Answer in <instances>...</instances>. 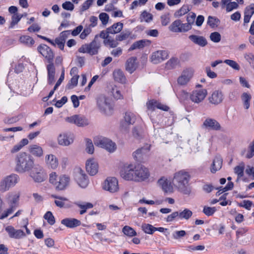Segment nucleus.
Wrapping results in <instances>:
<instances>
[{
    "label": "nucleus",
    "instance_id": "52",
    "mask_svg": "<svg viewBox=\"0 0 254 254\" xmlns=\"http://www.w3.org/2000/svg\"><path fill=\"white\" fill-rule=\"evenodd\" d=\"M216 211V208L215 207H209L207 206H204L202 212L203 213L207 216H212Z\"/></svg>",
    "mask_w": 254,
    "mask_h": 254
},
{
    "label": "nucleus",
    "instance_id": "49",
    "mask_svg": "<svg viewBox=\"0 0 254 254\" xmlns=\"http://www.w3.org/2000/svg\"><path fill=\"white\" fill-rule=\"evenodd\" d=\"M142 230L144 233L148 234H152L154 232L155 227L149 224H143L141 226Z\"/></svg>",
    "mask_w": 254,
    "mask_h": 254
},
{
    "label": "nucleus",
    "instance_id": "63",
    "mask_svg": "<svg viewBox=\"0 0 254 254\" xmlns=\"http://www.w3.org/2000/svg\"><path fill=\"white\" fill-rule=\"evenodd\" d=\"M62 7L65 10L72 11L74 6L71 2L68 1L63 3L62 4Z\"/></svg>",
    "mask_w": 254,
    "mask_h": 254
},
{
    "label": "nucleus",
    "instance_id": "27",
    "mask_svg": "<svg viewBox=\"0 0 254 254\" xmlns=\"http://www.w3.org/2000/svg\"><path fill=\"white\" fill-rule=\"evenodd\" d=\"M113 78L115 81L121 84H125L127 82V78L124 71L119 68H116L114 70Z\"/></svg>",
    "mask_w": 254,
    "mask_h": 254
},
{
    "label": "nucleus",
    "instance_id": "4",
    "mask_svg": "<svg viewBox=\"0 0 254 254\" xmlns=\"http://www.w3.org/2000/svg\"><path fill=\"white\" fill-rule=\"evenodd\" d=\"M97 104L101 112L107 115L112 114L114 105L110 98L104 95H101L97 99Z\"/></svg>",
    "mask_w": 254,
    "mask_h": 254
},
{
    "label": "nucleus",
    "instance_id": "46",
    "mask_svg": "<svg viewBox=\"0 0 254 254\" xmlns=\"http://www.w3.org/2000/svg\"><path fill=\"white\" fill-rule=\"evenodd\" d=\"M130 33L129 30H125L118 35L116 37V40L118 41H122L127 40L130 35Z\"/></svg>",
    "mask_w": 254,
    "mask_h": 254
},
{
    "label": "nucleus",
    "instance_id": "19",
    "mask_svg": "<svg viewBox=\"0 0 254 254\" xmlns=\"http://www.w3.org/2000/svg\"><path fill=\"white\" fill-rule=\"evenodd\" d=\"M44 162L46 166L51 170H56L59 166L58 157L52 153H48L45 155Z\"/></svg>",
    "mask_w": 254,
    "mask_h": 254
},
{
    "label": "nucleus",
    "instance_id": "39",
    "mask_svg": "<svg viewBox=\"0 0 254 254\" xmlns=\"http://www.w3.org/2000/svg\"><path fill=\"white\" fill-rule=\"evenodd\" d=\"M111 93L115 100H120L123 99V95L121 93V90L119 87L116 86H114L112 88Z\"/></svg>",
    "mask_w": 254,
    "mask_h": 254
},
{
    "label": "nucleus",
    "instance_id": "3",
    "mask_svg": "<svg viewBox=\"0 0 254 254\" xmlns=\"http://www.w3.org/2000/svg\"><path fill=\"white\" fill-rule=\"evenodd\" d=\"M190 176L184 170L180 171L174 174L173 183L175 190H184L188 185Z\"/></svg>",
    "mask_w": 254,
    "mask_h": 254
},
{
    "label": "nucleus",
    "instance_id": "22",
    "mask_svg": "<svg viewBox=\"0 0 254 254\" xmlns=\"http://www.w3.org/2000/svg\"><path fill=\"white\" fill-rule=\"evenodd\" d=\"M29 154L33 157L40 158L42 157L44 154V151L43 147L37 144H32L28 147Z\"/></svg>",
    "mask_w": 254,
    "mask_h": 254
},
{
    "label": "nucleus",
    "instance_id": "40",
    "mask_svg": "<svg viewBox=\"0 0 254 254\" xmlns=\"http://www.w3.org/2000/svg\"><path fill=\"white\" fill-rule=\"evenodd\" d=\"M75 204L78 206L79 208L82 209L80 211V214L82 215L86 212L87 209L92 208L93 207V205L90 202H86L84 204H82L79 202H75Z\"/></svg>",
    "mask_w": 254,
    "mask_h": 254
},
{
    "label": "nucleus",
    "instance_id": "18",
    "mask_svg": "<svg viewBox=\"0 0 254 254\" xmlns=\"http://www.w3.org/2000/svg\"><path fill=\"white\" fill-rule=\"evenodd\" d=\"M168 52L165 50H158L153 52L150 56V61L153 64H158L168 59Z\"/></svg>",
    "mask_w": 254,
    "mask_h": 254
},
{
    "label": "nucleus",
    "instance_id": "10",
    "mask_svg": "<svg viewBox=\"0 0 254 254\" xmlns=\"http://www.w3.org/2000/svg\"><path fill=\"white\" fill-rule=\"evenodd\" d=\"M194 74V69L191 67L184 68L177 78V83L180 86H186L191 80Z\"/></svg>",
    "mask_w": 254,
    "mask_h": 254
},
{
    "label": "nucleus",
    "instance_id": "58",
    "mask_svg": "<svg viewBox=\"0 0 254 254\" xmlns=\"http://www.w3.org/2000/svg\"><path fill=\"white\" fill-rule=\"evenodd\" d=\"M104 43L107 46H109L111 48L116 47L118 43L116 42L113 39L108 38L107 39L104 40Z\"/></svg>",
    "mask_w": 254,
    "mask_h": 254
},
{
    "label": "nucleus",
    "instance_id": "6",
    "mask_svg": "<svg viewBox=\"0 0 254 254\" xmlns=\"http://www.w3.org/2000/svg\"><path fill=\"white\" fill-rule=\"evenodd\" d=\"M94 142L95 145L104 148L110 152H114L117 148L115 142L105 137H96L94 138Z\"/></svg>",
    "mask_w": 254,
    "mask_h": 254
},
{
    "label": "nucleus",
    "instance_id": "16",
    "mask_svg": "<svg viewBox=\"0 0 254 254\" xmlns=\"http://www.w3.org/2000/svg\"><path fill=\"white\" fill-rule=\"evenodd\" d=\"M99 164L94 158H89L86 161L85 169L87 173L91 176L97 175L99 171Z\"/></svg>",
    "mask_w": 254,
    "mask_h": 254
},
{
    "label": "nucleus",
    "instance_id": "53",
    "mask_svg": "<svg viewBox=\"0 0 254 254\" xmlns=\"http://www.w3.org/2000/svg\"><path fill=\"white\" fill-rule=\"evenodd\" d=\"M44 218L46 219L48 223L51 225H53L55 223L54 216L51 211H48L44 216Z\"/></svg>",
    "mask_w": 254,
    "mask_h": 254
},
{
    "label": "nucleus",
    "instance_id": "12",
    "mask_svg": "<svg viewBox=\"0 0 254 254\" xmlns=\"http://www.w3.org/2000/svg\"><path fill=\"white\" fill-rule=\"evenodd\" d=\"M150 173L148 168L142 165H136L133 181L136 182L144 181L148 179Z\"/></svg>",
    "mask_w": 254,
    "mask_h": 254
},
{
    "label": "nucleus",
    "instance_id": "25",
    "mask_svg": "<svg viewBox=\"0 0 254 254\" xmlns=\"http://www.w3.org/2000/svg\"><path fill=\"white\" fill-rule=\"evenodd\" d=\"M5 231L11 238L21 239L25 236L24 232L21 230H16L13 226H8L5 228Z\"/></svg>",
    "mask_w": 254,
    "mask_h": 254
},
{
    "label": "nucleus",
    "instance_id": "60",
    "mask_svg": "<svg viewBox=\"0 0 254 254\" xmlns=\"http://www.w3.org/2000/svg\"><path fill=\"white\" fill-rule=\"evenodd\" d=\"M191 29V26H190L189 24L188 23H182L181 21H180V33L188 32Z\"/></svg>",
    "mask_w": 254,
    "mask_h": 254
},
{
    "label": "nucleus",
    "instance_id": "14",
    "mask_svg": "<svg viewBox=\"0 0 254 254\" xmlns=\"http://www.w3.org/2000/svg\"><path fill=\"white\" fill-rule=\"evenodd\" d=\"M65 121L69 123L75 124L78 127H85L90 124V122L87 118L79 115L67 117Z\"/></svg>",
    "mask_w": 254,
    "mask_h": 254
},
{
    "label": "nucleus",
    "instance_id": "28",
    "mask_svg": "<svg viewBox=\"0 0 254 254\" xmlns=\"http://www.w3.org/2000/svg\"><path fill=\"white\" fill-rule=\"evenodd\" d=\"M146 106L148 110L150 111H154L156 108L162 110L163 111H168L169 107L164 105L157 101L151 100L146 103Z\"/></svg>",
    "mask_w": 254,
    "mask_h": 254
},
{
    "label": "nucleus",
    "instance_id": "31",
    "mask_svg": "<svg viewBox=\"0 0 254 254\" xmlns=\"http://www.w3.org/2000/svg\"><path fill=\"white\" fill-rule=\"evenodd\" d=\"M61 223L69 228H73L79 226L81 223L80 220L72 218H67L62 220Z\"/></svg>",
    "mask_w": 254,
    "mask_h": 254
},
{
    "label": "nucleus",
    "instance_id": "43",
    "mask_svg": "<svg viewBox=\"0 0 254 254\" xmlns=\"http://www.w3.org/2000/svg\"><path fill=\"white\" fill-rule=\"evenodd\" d=\"M122 231L124 234L128 237H133L137 235L135 231L128 226H125L123 227Z\"/></svg>",
    "mask_w": 254,
    "mask_h": 254
},
{
    "label": "nucleus",
    "instance_id": "2",
    "mask_svg": "<svg viewBox=\"0 0 254 254\" xmlns=\"http://www.w3.org/2000/svg\"><path fill=\"white\" fill-rule=\"evenodd\" d=\"M49 182L57 190H62L69 188L71 184L70 177L66 174H61L59 176L55 172L49 175Z\"/></svg>",
    "mask_w": 254,
    "mask_h": 254
},
{
    "label": "nucleus",
    "instance_id": "20",
    "mask_svg": "<svg viewBox=\"0 0 254 254\" xmlns=\"http://www.w3.org/2000/svg\"><path fill=\"white\" fill-rule=\"evenodd\" d=\"M207 95V91L205 89H196L193 90L190 95V99L194 103H199L202 102Z\"/></svg>",
    "mask_w": 254,
    "mask_h": 254
},
{
    "label": "nucleus",
    "instance_id": "36",
    "mask_svg": "<svg viewBox=\"0 0 254 254\" xmlns=\"http://www.w3.org/2000/svg\"><path fill=\"white\" fill-rule=\"evenodd\" d=\"M19 42L27 46L31 47L35 43L33 39L28 35H22L19 37Z\"/></svg>",
    "mask_w": 254,
    "mask_h": 254
},
{
    "label": "nucleus",
    "instance_id": "23",
    "mask_svg": "<svg viewBox=\"0 0 254 254\" xmlns=\"http://www.w3.org/2000/svg\"><path fill=\"white\" fill-rule=\"evenodd\" d=\"M224 97L223 93L221 90H216L212 93L208 100L211 104L216 105L222 102Z\"/></svg>",
    "mask_w": 254,
    "mask_h": 254
},
{
    "label": "nucleus",
    "instance_id": "64",
    "mask_svg": "<svg viewBox=\"0 0 254 254\" xmlns=\"http://www.w3.org/2000/svg\"><path fill=\"white\" fill-rule=\"evenodd\" d=\"M40 29L41 27L38 23H34L28 28L27 31L29 32H39Z\"/></svg>",
    "mask_w": 254,
    "mask_h": 254
},
{
    "label": "nucleus",
    "instance_id": "56",
    "mask_svg": "<svg viewBox=\"0 0 254 254\" xmlns=\"http://www.w3.org/2000/svg\"><path fill=\"white\" fill-rule=\"evenodd\" d=\"M79 78V76H74L71 78L70 81L67 84V87L69 89H72L73 87H75L78 83V80Z\"/></svg>",
    "mask_w": 254,
    "mask_h": 254
},
{
    "label": "nucleus",
    "instance_id": "51",
    "mask_svg": "<svg viewBox=\"0 0 254 254\" xmlns=\"http://www.w3.org/2000/svg\"><path fill=\"white\" fill-rule=\"evenodd\" d=\"M86 151L90 154H92L94 152V147L93 144L90 139H86Z\"/></svg>",
    "mask_w": 254,
    "mask_h": 254
},
{
    "label": "nucleus",
    "instance_id": "8",
    "mask_svg": "<svg viewBox=\"0 0 254 254\" xmlns=\"http://www.w3.org/2000/svg\"><path fill=\"white\" fill-rule=\"evenodd\" d=\"M74 180L81 189H85L89 184L88 177L80 168H76L73 172Z\"/></svg>",
    "mask_w": 254,
    "mask_h": 254
},
{
    "label": "nucleus",
    "instance_id": "50",
    "mask_svg": "<svg viewBox=\"0 0 254 254\" xmlns=\"http://www.w3.org/2000/svg\"><path fill=\"white\" fill-rule=\"evenodd\" d=\"M251 96L248 93H244L242 96V99L244 103V107L246 109H248L250 107V102Z\"/></svg>",
    "mask_w": 254,
    "mask_h": 254
},
{
    "label": "nucleus",
    "instance_id": "29",
    "mask_svg": "<svg viewBox=\"0 0 254 254\" xmlns=\"http://www.w3.org/2000/svg\"><path fill=\"white\" fill-rule=\"evenodd\" d=\"M135 57H131L127 60L125 64L126 70L129 73H132L137 68L138 63Z\"/></svg>",
    "mask_w": 254,
    "mask_h": 254
},
{
    "label": "nucleus",
    "instance_id": "15",
    "mask_svg": "<svg viewBox=\"0 0 254 254\" xmlns=\"http://www.w3.org/2000/svg\"><path fill=\"white\" fill-rule=\"evenodd\" d=\"M102 188L104 190H118L120 189L118 179L113 177H107L102 183Z\"/></svg>",
    "mask_w": 254,
    "mask_h": 254
},
{
    "label": "nucleus",
    "instance_id": "62",
    "mask_svg": "<svg viewBox=\"0 0 254 254\" xmlns=\"http://www.w3.org/2000/svg\"><path fill=\"white\" fill-rule=\"evenodd\" d=\"M218 20L214 17L209 16L207 20V24L212 27L217 26Z\"/></svg>",
    "mask_w": 254,
    "mask_h": 254
},
{
    "label": "nucleus",
    "instance_id": "48",
    "mask_svg": "<svg viewBox=\"0 0 254 254\" xmlns=\"http://www.w3.org/2000/svg\"><path fill=\"white\" fill-rule=\"evenodd\" d=\"M22 17L23 15L18 14V13L13 14L11 17L9 28H13L15 25L17 24Z\"/></svg>",
    "mask_w": 254,
    "mask_h": 254
},
{
    "label": "nucleus",
    "instance_id": "13",
    "mask_svg": "<svg viewBox=\"0 0 254 254\" xmlns=\"http://www.w3.org/2000/svg\"><path fill=\"white\" fill-rule=\"evenodd\" d=\"M135 121L136 116L134 114L130 112H126L124 119L121 122V129L124 131H128L130 126L133 125Z\"/></svg>",
    "mask_w": 254,
    "mask_h": 254
},
{
    "label": "nucleus",
    "instance_id": "38",
    "mask_svg": "<svg viewBox=\"0 0 254 254\" xmlns=\"http://www.w3.org/2000/svg\"><path fill=\"white\" fill-rule=\"evenodd\" d=\"M190 10L189 5H183L179 9L175 11L174 16L176 18H179L187 13Z\"/></svg>",
    "mask_w": 254,
    "mask_h": 254
},
{
    "label": "nucleus",
    "instance_id": "9",
    "mask_svg": "<svg viewBox=\"0 0 254 254\" xmlns=\"http://www.w3.org/2000/svg\"><path fill=\"white\" fill-rule=\"evenodd\" d=\"M101 47L100 42L97 41V36H96L94 40L89 44L82 45L78 51L82 53H88L91 55H96Z\"/></svg>",
    "mask_w": 254,
    "mask_h": 254
},
{
    "label": "nucleus",
    "instance_id": "37",
    "mask_svg": "<svg viewBox=\"0 0 254 254\" xmlns=\"http://www.w3.org/2000/svg\"><path fill=\"white\" fill-rule=\"evenodd\" d=\"M180 61L177 58H171L166 64V67L168 69H172L179 65Z\"/></svg>",
    "mask_w": 254,
    "mask_h": 254
},
{
    "label": "nucleus",
    "instance_id": "61",
    "mask_svg": "<svg viewBox=\"0 0 254 254\" xmlns=\"http://www.w3.org/2000/svg\"><path fill=\"white\" fill-rule=\"evenodd\" d=\"M226 7V10L228 12L231 11L238 7V4L236 2H229L224 5Z\"/></svg>",
    "mask_w": 254,
    "mask_h": 254
},
{
    "label": "nucleus",
    "instance_id": "54",
    "mask_svg": "<svg viewBox=\"0 0 254 254\" xmlns=\"http://www.w3.org/2000/svg\"><path fill=\"white\" fill-rule=\"evenodd\" d=\"M244 169L245 165L243 163H242L235 167L234 172L239 177H241L243 176Z\"/></svg>",
    "mask_w": 254,
    "mask_h": 254
},
{
    "label": "nucleus",
    "instance_id": "24",
    "mask_svg": "<svg viewBox=\"0 0 254 254\" xmlns=\"http://www.w3.org/2000/svg\"><path fill=\"white\" fill-rule=\"evenodd\" d=\"M157 185L160 189L164 190H175L174 183L172 184L170 181L165 177H162L158 180Z\"/></svg>",
    "mask_w": 254,
    "mask_h": 254
},
{
    "label": "nucleus",
    "instance_id": "42",
    "mask_svg": "<svg viewBox=\"0 0 254 254\" xmlns=\"http://www.w3.org/2000/svg\"><path fill=\"white\" fill-rule=\"evenodd\" d=\"M19 195L15 194L12 196H10L8 198V203L10 205V207H13V209L14 210L17 206L19 200Z\"/></svg>",
    "mask_w": 254,
    "mask_h": 254
},
{
    "label": "nucleus",
    "instance_id": "34",
    "mask_svg": "<svg viewBox=\"0 0 254 254\" xmlns=\"http://www.w3.org/2000/svg\"><path fill=\"white\" fill-rule=\"evenodd\" d=\"M124 24L121 22L113 24L111 26L107 28V30L109 34H115L119 33L123 29Z\"/></svg>",
    "mask_w": 254,
    "mask_h": 254
},
{
    "label": "nucleus",
    "instance_id": "5",
    "mask_svg": "<svg viewBox=\"0 0 254 254\" xmlns=\"http://www.w3.org/2000/svg\"><path fill=\"white\" fill-rule=\"evenodd\" d=\"M27 172L29 173V176L35 182H43L47 178V174L43 167L40 164H34L33 168Z\"/></svg>",
    "mask_w": 254,
    "mask_h": 254
},
{
    "label": "nucleus",
    "instance_id": "47",
    "mask_svg": "<svg viewBox=\"0 0 254 254\" xmlns=\"http://www.w3.org/2000/svg\"><path fill=\"white\" fill-rule=\"evenodd\" d=\"M180 20L174 21L169 27L170 30L173 32L180 33Z\"/></svg>",
    "mask_w": 254,
    "mask_h": 254
},
{
    "label": "nucleus",
    "instance_id": "35",
    "mask_svg": "<svg viewBox=\"0 0 254 254\" xmlns=\"http://www.w3.org/2000/svg\"><path fill=\"white\" fill-rule=\"evenodd\" d=\"M150 43V41L148 40H139L133 43L130 46L129 50H133L137 49H141L146 46L149 45Z\"/></svg>",
    "mask_w": 254,
    "mask_h": 254
},
{
    "label": "nucleus",
    "instance_id": "57",
    "mask_svg": "<svg viewBox=\"0 0 254 254\" xmlns=\"http://www.w3.org/2000/svg\"><path fill=\"white\" fill-rule=\"evenodd\" d=\"M224 63L229 65L232 68L235 70H239L240 66L239 65L234 61L231 60H226L224 61Z\"/></svg>",
    "mask_w": 254,
    "mask_h": 254
},
{
    "label": "nucleus",
    "instance_id": "44",
    "mask_svg": "<svg viewBox=\"0 0 254 254\" xmlns=\"http://www.w3.org/2000/svg\"><path fill=\"white\" fill-rule=\"evenodd\" d=\"M140 21L141 22H145L149 23L153 19V15L146 11H144L140 15Z\"/></svg>",
    "mask_w": 254,
    "mask_h": 254
},
{
    "label": "nucleus",
    "instance_id": "59",
    "mask_svg": "<svg viewBox=\"0 0 254 254\" xmlns=\"http://www.w3.org/2000/svg\"><path fill=\"white\" fill-rule=\"evenodd\" d=\"M94 0H87L84 1L80 6L81 11H84L87 10L92 4Z\"/></svg>",
    "mask_w": 254,
    "mask_h": 254
},
{
    "label": "nucleus",
    "instance_id": "33",
    "mask_svg": "<svg viewBox=\"0 0 254 254\" xmlns=\"http://www.w3.org/2000/svg\"><path fill=\"white\" fill-rule=\"evenodd\" d=\"M223 160L222 158L219 156L215 157L212 164L211 166L210 171L211 173H215L217 171L219 170L222 166Z\"/></svg>",
    "mask_w": 254,
    "mask_h": 254
},
{
    "label": "nucleus",
    "instance_id": "7",
    "mask_svg": "<svg viewBox=\"0 0 254 254\" xmlns=\"http://www.w3.org/2000/svg\"><path fill=\"white\" fill-rule=\"evenodd\" d=\"M19 177L16 174H11L4 177L0 182V188L2 190H8L13 188L19 182Z\"/></svg>",
    "mask_w": 254,
    "mask_h": 254
},
{
    "label": "nucleus",
    "instance_id": "1",
    "mask_svg": "<svg viewBox=\"0 0 254 254\" xmlns=\"http://www.w3.org/2000/svg\"><path fill=\"white\" fill-rule=\"evenodd\" d=\"M14 169L18 173H25L34 167V159L28 152L22 151L17 153L14 159Z\"/></svg>",
    "mask_w": 254,
    "mask_h": 254
},
{
    "label": "nucleus",
    "instance_id": "21",
    "mask_svg": "<svg viewBox=\"0 0 254 254\" xmlns=\"http://www.w3.org/2000/svg\"><path fill=\"white\" fill-rule=\"evenodd\" d=\"M37 50L38 52L47 60L49 63L53 62L54 54L52 50L46 45H40Z\"/></svg>",
    "mask_w": 254,
    "mask_h": 254
},
{
    "label": "nucleus",
    "instance_id": "32",
    "mask_svg": "<svg viewBox=\"0 0 254 254\" xmlns=\"http://www.w3.org/2000/svg\"><path fill=\"white\" fill-rule=\"evenodd\" d=\"M203 125L206 128L213 130L220 129L221 126L219 123L215 120L207 118L203 122Z\"/></svg>",
    "mask_w": 254,
    "mask_h": 254
},
{
    "label": "nucleus",
    "instance_id": "17",
    "mask_svg": "<svg viewBox=\"0 0 254 254\" xmlns=\"http://www.w3.org/2000/svg\"><path fill=\"white\" fill-rule=\"evenodd\" d=\"M74 135L70 132H63L57 137V142L59 145L62 146H68L74 141Z\"/></svg>",
    "mask_w": 254,
    "mask_h": 254
},
{
    "label": "nucleus",
    "instance_id": "41",
    "mask_svg": "<svg viewBox=\"0 0 254 254\" xmlns=\"http://www.w3.org/2000/svg\"><path fill=\"white\" fill-rule=\"evenodd\" d=\"M179 217L181 219H189L192 215V212L188 208H185L184 210L179 212Z\"/></svg>",
    "mask_w": 254,
    "mask_h": 254
},
{
    "label": "nucleus",
    "instance_id": "30",
    "mask_svg": "<svg viewBox=\"0 0 254 254\" xmlns=\"http://www.w3.org/2000/svg\"><path fill=\"white\" fill-rule=\"evenodd\" d=\"M189 39L193 44L201 47H205L207 44V41L206 38L202 36L190 35L189 36Z\"/></svg>",
    "mask_w": 254,
    "mask_h": 254
},
{
    "label": "nucleus",
    "instance_id": "55",
    "mask_svg": "<svg viewBox=\"0 0 254 254\" xmlns=\"http://www.w3.org/2000/svg\"><path fill=\"white\" fill-rule=\"evenodd\" d=\"M209 37L212 42L214 43H218L221 40V36L219 33L217 32H214L210 34Z\"/></svg>",
    "mask_w": 254,
    "mask_h": 254
},
{
    "label": "nucleus",
    "instance_id": "45",
    "mask_svg": "<svg viewBox=\"0 0 254 254\" xmlns=\"http://www.w3.org/2000/svg\"><path fill=\"white\" fill-rule=\"evenodd\" d=\"M245 152V156L248 159H250L254 156V141L250 143L248 150Z\"/></svg>",
    "mask_w": 254,
    "mask_h": 254
},
{
    "label": "nucleus",
    "instance_id": "11",
    "mask_svg": "<svg viewBox=\"0 0 254 254\" xmlns=\"http://www.w3.org/2000/svg\"><path fill=\"white\" fill-rule=\"evenodd\" d=\"M135 167L136 165L132 163H125L120 172L121 177L126 180L133 181Z\"/></svg>",
    "mask_w": 254,
    "mask_h": 254
},
{
    "label": "nucleus",
    "instance_id": "26",
    "mask_svg": "<svg viewBox=\"0 0 254 254\" xmlns=\"http://www.w3.org/2000/svg\"><path fill=\"white\" fill-rule=\"evenodd\" d=\"M150 149V145H146L141 148L137 149L132 153L133 158L138 161H141L145 154L149 152Z\"/></svg>",
    "mask_w": 254,
    "mask_h": 254
}]
</instances>
